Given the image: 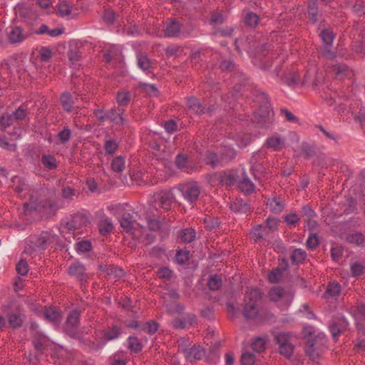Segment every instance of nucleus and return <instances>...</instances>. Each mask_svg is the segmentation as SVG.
Segmentation results:
<instances>
[{
    "mask_svg": "<svg viewBox=\"0 0 365 365\" xmlns=\"http://www.w3.org/2000/svg\"><path fill=\"white\" fill-rule=\"evenodd\" d=\"M75 248L78 253H86L91 251L92 244L89 240H81L76 243Z\"/></svg>",
    "mask_w": 365,
    "mask_h": 365,
    "instance_id": "38",
    "label": "nucleus"
},
{
    "mask_svg": "<svg viewBox=\"0 0 365 365\" xmlns=\"http://www.w3.org/2000/svg\"><path fill=\"white\" fill-rule=\"evenodd\" d=\"M306 257V252L300 248L294 249L291 255V259L292 263L297 264L303 262Z\"/></svg>",
    "mask_w": 365,
    "mask_h": 365,
    "instance_id": "36",
    "label": "nucleus"
},
{
    "mask_svg": "<svg viewBox=\"0 0 365 365\" xmlns=\"http://www.w3.org/2000/svg\"><path fill=\"white\" fill-rule=\"evenodd\" d=\"M118 148V143L114 140H106L104 145V149L106 154L113 155Z\"/></svg>",
    "mask_w": 365,
    "mask_h": 365,
    "instance_id": "48",
    "label": "nucleus"
},
{
    "mask_svg": "<svg viewBox=\"0 0 365 365\" xmlns=\"http://www.w3.org/2000/svg\"><path fill=\"white\" fill-rule=\"evenodd\" d=\"M238 187L242 192L249 194L254 191L255 185L246 177L239 182Z\"/></svg>",
    "mask_w": 365,
    "mask_h": 365,
    "instance_id": "32",
    "label": "nucleus"
},
{
    "mask_svg": "<svg viewBox=\"0 0 365 365\" xmlns=\"http://www.w3.org/2000/svg\"><path fill=\"white\" fill-rule=\"evenodd\" d=\"M251 236L255 241L262 239L264 236L262 225H259L254 227L251 231Z\"/></svg>",
    "mask_w": 365,
    "mask_h": 365,
    "instance_id": "62",
    "label": "nucleus"
},
{
    "mask_svg": "<svg viewBox=\"0 0 365 365\" xmlns=\"http://www.w3.org/2000/svg\"><path fill=\"white\" fill-rule=\"evenodd\" d=\"M86 222L84 216L82 215H75L72 217L71 220L66 222V227L69 230L79 229L83 223Z\"/></svg>",
    "mask_w": 365,
    "mask_h": 365,
    "instance_id": "29",
    "label": "nucleus"
},
{
    "mask_svg": "<svg viewBox=\"0 0 365 365\" xmlns=\"http://www.w3.org/2000/svg\"><path fill=\"white\" fill-rule=\"evenodd\" d=\"M72 5L66 1H62L58 4L57 12L61 17H67L71 14Z\"/></svg>",
    "mask_w": 365,
    "mask_h": 365,
    "instance_id": "35",
    "label": "nucleus"
},
{
    "mask_svg": "<svg viewBox=\"0 0 365 365\" xmlns=\"http://www.w3.org/2000/svg\"><path fill=\"white\" fill-rule=\"evenodd\" d=\"M39 56L43 61H48L52 57V51L49 47H42L39 51Z\"/></svg>",
    "mask_w": 365,
    "mask_h": 365,
    "instance_id": "60",
    "label": "nucleus"
},
{
    "mask_svg": "<svg viewBox=\"0 0 365 365\" xmlns=\"http://www.w3.org/2000/svg\"><path fill=\"white\" fill-rule=\"evenodd\" d=\"M346 241L355 246L365 247V235L361 232L350 233L346 237Z\"/></svg>",
    "mask_w": 365,
    "mask_h": 365,
    "instance_id": "20",
    "label": "nucleus"
},
{
    "mask_svg": "<svg viewBox=\"0 0 365 365\" xmlns=\"http://www.w3.org/2000/svg\"><path fill=\"white\" fill-rule=\"evenodd\" d=\"M110 166L114 172L121 173L125 168V158L122 155L114 158L111 162Z\"/></svg>",
    "mask_w": 365,
    "mask_h": 365,
    "instance_id": "31",
    "label": "nucleus"
},
{
    "mask_svg": "<svg viewBox=\"0 0 365 365\" xmlns=\"http://www.w3.org/2000/svg\"><path fill=\"white\" fill-rule=\"evenodd\" d=\"M190 252L187 250H179L175 256L176 261L179 264H184L189 259Z\"/></svg>",
    "mask_w": 365,
    "mask_h": 365,
    "instance_id": "59",
    "label": "nucleus"
},
{
    "mask_svg": "<svg viewBox=\"0 0 365 365\" xmlns=\"http://www.w3.org/2000/svg\"><path fill=\"white\" fill-rule=\"evenodd\" d=\"M187 106L190 110L196 114L205 113V108L199 102L198 99L194 96L187 98Z\"/></svg>",
    "mask_w": 365,
    "mask_h": 365,
    "instance_id": "19",
    "label": "nucleus"
},
{
    "mask_svg": "<svg viewBox=\"0 0 365 365\" xmlns=\"http://www.w3.org/2000/svg\"><path fill=\"white\" fill-rule=\"evenodd\" d=\"M61 103L66 111L71 112L72 110L74 101L73 98L71 94L68 93H63L61 97Z\"/></svg>",
    "mask_w": 365,
    "mask_h": 365,
    "instance_id": "33",
    "label": "nucleus"
},
{
    "mask_svg": "<svg viewBox=\"0 0 365 365\" xmlns=\"http://www.w3.org/2000/svg\"><path fill=\"white\" fill-rule=\"evenodd\" d=\"M174 199V194L171 190H163L159 194L160 205L165 210L170 209Z\"/></svg>",
    "mask_w": 365,
    "mask_h": 365,
    "instance_id": "11",
    "label": "nucleus"
},
{
    "mask_svg": "<svg viewBox=\"0 0 365 365\" xmlns=\"http://www.w3.org/2000/svg\"><path fill=\"white\" fill-rule=\"evenodd\" d=\"M173 272L168 267H161L158 271V276L164 281L169 280L172 277Z\"/></svg>",
    "mask_w": 365,
    "mask_h": 365,
    "instance_id": "57",
    "label": "nucleus"
},
{
    "mask_svg": "<svg viewBox=\"0 0 365 365\" xmlns=\"http://www.w3.org/2000/svg\"><path fill=\"white\" fill-rule=\"evenodd\" d=\"M178 189L182 193L184 199L190 203L196 202L201 192V187L196 181L181 183L178 186Z\"/></svg>",
    "mask_w": 365,
    "mask_h": 365,
    "instance_id": "2",
    "label": "nucleus"
},
{
    "mask_svg": "<svg viewBox=\"0 0 365 365\" xmlns=\"http://www.w3.org/2000/svg\"><path fill=\"white\" fill-rule=\"evenodd\" d=\"M306 245L309 250L315 249L319 245L318 236L314 233L310 234L307 240Z\"/></svg>",
    "mask_w": 365,
    "mask_h": 365,
    "instance_id": "52",
    "label": "nucleus"
},
{
    "mask_svg": "<svg viewBox=\"0 0 365 365\" xmlns=\"http://www.w3.org/2000/svg\"><path fill=\"white\" fill-rule=\"evenodd\" d=\"M319 36L324 43V45H332L335 35L331 30L324 29L321 31Z\"/></svg>",
    "mask_w": 365,
    "mask_h": 365,
    "instance_id": "40",
    "label": "nucleus"
},
{
    "mask_svg": "<svg viewBox=\"0 0 365 365\" xmlns=\"http://www.w3.org/2000/svg\"><path fill=\"white\" fill-rule=\"evenodd\" d=\"M71 135V130L68 128L65 127L61 132L58 133V138L61 143H66L70 140Z\"/></svg>",
    "mask_w": 365,
    "mask_h": 365,
    "instance_id": "61",
    "label": "nucleus"
},
{
    "mask_svg": "<svg viewBox=\"0 0 365 365\" xmlns=\"http://www.w3.org/2000/svg\"><path fill=\"white\" fill-rule=\"evenodd\" d=\"M274 340L280 346L291 344V335L288 332H277L274 334Z\"/></svg>",
    "mask_w": 365,
    "mask_h": 365,
    "instance_id": "34",
    "label": "nucleus"
},
{
    "mask_svg": "<svg viewBox=\"0 0 365 365\" xmlns=\"http://www.w3.org/2000/svg\"><path fill=\"white\" fill-rule=\"evenodd\" d=\"M175 163L177 167L184 172L191 173L194 170V168L185 155H178L175 158Z\"/></svg>",
    "mask_w": 365,
    "mask_h": 365,
    "instance_id": "15",
    "label": "nucleus"
},
{
    "mask_svg": "<svg viewBox=\"0 0 365 365\" xmlns=\"http://www.w3.org/2000/svg\"><path fill=\"white\" fill-rule=\"evenodd\" d=\"M41 163L46 170H55L58 167L56 158L50 154L42 155Z\"/></svg>",
    "mask_w": 365,
    "mask_h": 365,
    "instance_id": "23",
    "label": "nucleus"
},
{
    "mask_svg": "<svg viewBox=\"0 0 365 365\" xmlns=\"http://www.w3.org/2000/svg\"><path fill=\"white\" fill-rule=\"evenodd\" d=\"M238 178L236 170H227L224 172L220 176V182L226 186L234 185Z\"/></svg>",
    "mask_w": 365,
    "mask_h": 365,
    "instance_id": "18",
    "label": "nucleus"
},
{
    "mask_svg": "<svg viewBox=\"0 0 365 365\" xmlns=\"http://www.w3.org/2000/svg\"><path fill=\"white\" fill-rule=\"evenodd\" d=\"M56 235L51 232L43 231L38 234L30 235L26 240L24 252L32 254L45 250L54 241Z\"/></svg>",
    "mask_w": 365,
    "mask_h": 365,
    "instance_id": "1",
    "label": "nucleus"
},
{
    "mask_svg": "<svg viewBox=\"0 0 365 365\" xmlns=\"http://www.w3.org/2000/svg\"><path fill=\"white\" fill-rule=\"evenodd\" d=\"M120 333V329L118 327H113L105 331L104 336L107 340L110 341L118 338Z\"/></svg>",
    "mask_w": 365,
    "mask_h": 365,
    "instance_id": "45",
    "label": "nucleus"
},
{
    "mask_svg": "<svg viewBox=\"0 0 365 365\" xmlns=\"http://www.w3.org/2000/svg\"><path fill=\"white\" fill-rule=\"evenodd\" d=\"M332 45H323L322 48V55L323 57L328 60H333L336 58V55L334 51L331 50Z\"/></svg>",
    "mask_w": 365,
    "mask_h": 365,
    "instance_id": "50",
    "label": "nucleus"
},
{
    "mask_svg": "<svg viewBox=\"0 0 365 365\" xmlns=\"http://www.w3.org/2000/svg\"><path fill=\"white\" fill-rule=\"evenodd\" d=\"M158 329V324L154 321H150L146 323L143 329L150 334H153Z\"/></svg>",
    "mask_w": 365,
    "mask_h": 365,
    "instance_id": "64",
    "label": "nucleus"
},
{
    "mask_svg": "<svg viewBox=\"0 0 365 365\" xmlns=\"http://www.w3.org/2000/svg\"><path fill=\"white\" fill-rule=\"evenodd\" d=\"M108 274L109 275H113L115 277L119 278L123 276L124 272L123 269L111 265L108 268Z\"/></svg>",
    "mask_w": 365,
    "mask_h": 365,
    "instance_id": "63",
    "label": "nucleus"
},
{
    "mask_svg": "<svg viewBox=\"0 0 365 365\" xmlns=\"http://www.w3.org/2000/svg\"><path fill=\"white\" fill-rule=\"evenodd\" d=\"M294 346L292 344L279 346V351L280 354L284 356L286 358H289L293 354Z\"/></svg>",
    "mask_w": 365,
    "mask_h": 365,
    "instance_id": "53",
    "label": "nucleus"
},
{
    "mask_svg": "<svg viewBox=\"0 0 365 365\" xmlns=\"http://www.w3.org/2000/svg\"><path fill=\"white\" fill-rule=\"evenodd\" d=\"M241 361L242 365H253L255 362V356L250 352L243 353Z\"/></svg>",
    "mask_w": 365,
    "mask_h": 365,
    "instance_id": "54",
    "label": "nucleus"
},
{
    "mask_svg": "<svg viewBox=\"0 0 365 365\" xmlns=\"http://www.w3.org/2000/svg\"><path fill=\"white\" fill-rule=\"evenodd\" d=\"M283 275V269L279 267L274 269L268 274V280L271 283H278Z\"/></svg>",
    "mask_w": 365,
    "mask_h": 365,
    "instance_id": "42",
    "label": "nucleus"
},
{
    "mask_svg": "<svg viewBox=\"0 0 365 365\" xmlns=\"http://www.w3.org/2000/svg\"><path fill=\"white\" fill-rule=\"evenodd\" d=\"M259 98L262 99L263 103H264V107H261L260 109H262V113L259 112L255 111V118L256 120L259 122V118L265 119L267 116H269V110L268 106L266 105L267 103V96L264 93H262Z\"/></svg>",
    "mask_w": 365,
    "mask_h": 365,
    "instance_id": "25",
    "label": "nucleus"
},
{
    "mask_svg": "<svg viewBox=\"0 0 365 365\" xmlns=\"http://www.w3.org/2000/svg\"><path fill=\"white\" fill-rule=\"evenodd\" d=\"M134 219L130 213H124L120 220V226L126 232H130L134 226Z\"/></svg>",
    "mask_w": 365,
    "mask_h": 365,
    "instance_id": "27",
    "label": "nucleus"
},
{
    "mask_svg": "<svg viewBox=\"0 0 365 365\" xmlns=\"http://www.w3.org/2000/svg\"><path fill=\"white\" fill-rule=\"evenodd\" d=\"M279 222L278 219L271 217H267L265 221L267 227L272 232L276 231L278 229Z\"/></svg>",
    "mask_w": 365,
    "mask_h": 365,
    "instance_id": "58",
    "label": "nucleus"
},
{
    "mask_svg": "<svg viewBox=\"0 0 365 365\" xmlns=\"http://www.w3.org/2000/svg\"><path fill=\"white\" fill-rule=\"evenodd\" d=\"M341 291V285L336 282H330L327 288V293L332 297L338 296Z\"/></svg>",
    "mask_w": 365,
    "mask_h": 365,
    "instance_id": "44",
    "label": "nucleus"
},
{
    "mask_svg": "<svg viewBox=\"0 0 365 365\" xmlns=\"http://www.w3.org/2000/svg\"><path fill=\"white\" fill-rule=\"evenodd\" d=\"M285 140L278 136H273L266 140V144L269 148L278 151L284 146Z\"/></svg>",
    "mask_w": 365,
    "mask_h": 365,
    "instance_id": "22",
    "label": "nucleus"
},
{
    "mask_svg": "<svg viewBox=\"0 0 365 365\" xmlns=\"http://www.w3.org/2000/svg\"><path fill=\"white\" fill-rule=\"evenodd\" d=\"M16 272L19 274L24 276L29 272V264L26 260H20L16 264Z\"/></svg>",
    "mask_w": 365,
    "mask_h": 365,
    "instance_id": "55",
    "label": "nucleus"
},
{
    "mask_svg": "<svg viewBox=\"0 0 365 365\" xmlns=\"http://www.w3.org/2000/svg\"><path fill=\"white\" fill-rule=\"evenodd\" d=\"M266 205L267 209L275 214L282 212L285 207L284 201L282 198L277 197L267 199Z\"/></svg>",
    "mask_w": 365,
    "mask_h": 365,
    "instance_id": "10",
    "label": "nucleus"
},
{
    "mask_svg": "<svg viewBox=\"0 0 365 365\" xmlns=\"http://www.w3.org/2000/svg\"><path fill=\"white\" fill-rule=\"evenodd\" d=\"M69 274L76 277L81 282L87 280L85 266L80 262H74L68 268Z\"/></svg>",
    "mask_w": 365,
    "mask_h": 365,
    "instance_id": "9",
    "label": "nucleus"
},
{
    "mask_svg": "<svg viewBox=\"0 0 365 365\" xmlns=\"http://www.w3.org/2000/svg\"><path fill=\"white\" fill-rule=\"evenodd\" d=\"M317 0H310L308 3V14L309 20L314 24L317 21Z\"/></svg>",
    "mask_w": 365,
    "mask_h": 365,
    "instance_id": "39",
    "label": "nucleus"
},
{
    "mask_svg": "<svg viewBox=\"0 0 365 365\" xmlns=\"http://www.w3.org/2000/svg\"><path fill=\"white\" fill-rule=\"evenodd\" d=\"M28 113V108L26 105H22L19 107L13 113L14 120H21L26 118Z\"/></svg>",
    "mask_w": 365,
    "mask_h": 365,
    "instance_id": "49",
    "label": "nucleus"
},
{
    "mask_svg": "<svg viewBox=\"0 0 365 365\" xmlns=\"http://www.w3.org/2000/svg\"><path fill=\"white\" fill-rule=\"evenodd\" d=\"M259 17L253 12H249L245 17V23L250 27H256L258 25Z\"/></svg>",
    "mask_w": 365,
    "mask_h": 365,
    "instance_id": "43",
    "label": "nucleus"
},
{
    "mask_svg": "<svg viewBox=\"0 0 365 365\" xmlns=\"http://www.w3.org/2000/svg\"><path fill=\"white\" fill-rule=\"evenodd\" d=\"M180 346L186 359L191 362L200 360L205 354L204 349L200 346H192L189 348L184 347L183 345Z\"/></svg>",
    "mask_w": 365,
    "mask_h": 365,
    "instance_id": "7",
    "label": "nucleus"
},
{
    "mask_svg": "<svg viewBox=\"0 0 365 365\" xmlns=\"http://www.w3.org/2000/svg\"><path fill=\"white\" fill-rule=\"evenodd\" d=\"M7 36L11 43H20L28 38L29 34L25 33L20 26H11L7 31Z\"/></svg>",
    "mask_w": 365,
    "mask_h": 365,
    "instance_id": "8",
    "label": "nucleus"
},
{
    "mask_svg": "<svg viewBox=\"0 0 365 365\" xmlns=\"http://www.w3.org/2000/svg\"><path fill=\"white\" fill-rule=\"evenodd\" d=\"M230 208L236 213H246L251 210L250 205L242 199H236L231 202Z\"/></svg>",
    "mask_w": 365,
    "mask_h": 365,
    "instance_id": "14",
    "label": "nucleus"
},
{
    "mask_svg": "<svg viewBox=\"0 0 365 365\" xmlns=\"http://www.w3.org/2000/svg\"><path fill=\"white\" fill-rule=\"evenodd\" d=\"M266 341L261 337L255 339L252 343V349L257 352H262L264 350Z\"/></svg>",
    "mask_w": 365,
    "mask_h": 365,
    "instance_id": "51",
    "label": "nucleus"
},
{
    "mask_svg": "<svg viewBox=\"0 0 365 365\" xmlns=\"http://www.w3.org/2000/svg\"><path fill=\"white\" fill-rule=\"evenodd\" d=\"M164 36L167 38H180L185 36L182 25L176 19H168L164 26Z\"/></svg>",
    "mask_w": 365,
    "mask_h": 365,
    "instance_id": "4",
    "label": "nucleus"
},
{
    "mask_svg": "<svg viewBox=\"0 0 365 365\" xmlns=\"http://www.w3.org/2000/svg\"><path fill=\"white\" fill-rule=\"evenodd\" d=\"M130 93L125 91L118 92L116 95V101L120 106H127L130 102Z\"/></svg>",
    "mask_w": 365,
    "mask_h": 365,
    "instance_id": "47",
    "label": "nucleus"
},
{
    "mask_svg": "<svg viewBox=\"0 0 365 365\" xmlns=\"http://www.w3.org/2000/svg\"><path fill=\"white\" fill-rule=\"evenodd\" d=\"M365 273V259L352 261L350 263V274L351 277H359Z\"/></svg>",
    "mask_w": 365,
    "mask_h": 365,
    "instance_id": "17",
    "label": "nucleus"
},
{
    "mask_svg": "<svg viewBox=\"0 0 365 365\" xmlns=\"http://www.w3.org/2000/svg\"><path fill=\"white\" fill-rule=\"evenodd\" d=\"M98 227L102 235H106L112 232L113 225L111 220L106 217L99 221Z\"/></svg>",
    "mask_w": 365,
    "mask_h": 365,
    "instance_id": "21",
    "label": "nucleus"
},
{
    "mask_svg": "<svg viewBox=\"0 0 365 365\" xmlns=\"http://www.w3.org/2000/svg\"><path fill=\"white\" fill-rule=\"evenodd\" d=\"M219 154L222 165H225L232 161L236 156L235 150L229 146L221 148L219 150Z\"/></svg>",
    "mask_w": 365,
    "mask_h": 365,
    "instance_id": "16",
    "label": "nucleus"
},
{
    "mask_svg": "<svg viewBox=\"0 0 365 365\" xmlns=\"http://www.w3.org/2000/svg\"><path fill=\"white\" fill-rule=\"evenodd\" d=\"M107 118L115 125H123L125 124V119L123 116V110L121 108H112Z\"/></svg>",
    "mask_w": 365,
    "mask_h": 365,
    "instance_id": "13",
    "label": "nucleus"
},
{
    "mask_svg": "<svg viewBox=\"0 0 365 365\" xmlns=\"http://www.w3.org/2000/svg\"><path fill=\"white\" fill-rule=\"evenodd\" d=\"M222 284V282L221 277L217 274H215L210 277L207 286L210 289L215 291L221 287Z\"/></svg>",
    "mask_w": 365,
    "mask_h": 365,
    "instance_id": "41",
    "label": "nucleus"
},
{
    "mask_svg": "<svg viewBox=\"0 0 365 365\" xmlns=\"http://www.w3.org/2000/svg\"><path fill=\"white\" fill-rule=\"evenodd\" d=\"M262 294L259 289L256 288L249 289L245 297V302H257L261 299Z\"/></svg>",
    "mask_w": 365,
    "mask_h": 365,
    "instance_id": "30",
    "label": "nucleus"
},
{
    "mask_svg": "<svg viewBox=\"0 0 365 365\" xmlns=\"http://www.w3.org/2000/svg\"><path fill=\"white\" fill-rule=\"evenodd\" d=\"M325 339L323 336H317L314 339L308 340L305 348L307 355L313 361L317 360L322 351V346Z\"/></svg>",
    "mask_w": 365,
    "mask_h": 365,
    "instance_id": "3",
    "label": "nucleus"
},
{
    "mask_svg": "<svg viewBox=\"0 0 365 365\" xmlns=\"http://www.w3.org/2000/svg\"><path fill=\"white\" fill-rule=\"evenodd\" d=\"M24 315L20 312L9 314L8 316L9 325L14 329L21 327L24 321Z\"/></svg>",
    "mask_w": 365,
    "mask_h": 365,
    "instance_id": "26",
    "label": "nucleus"
},
{
    "mask_svg": "<svg viewBox=\"0 0 365 365\" xmlns=\"http://www.w3.org/2000/svg\"><path fill=\"white\" fill-rule=\"evenodd\" d=\"M180 236L182 241L189 243L195 240V231L190 227L185 228L181 230Z\"/></svg>",
    "mask_w": 365,
    "mask_h": 365,
    "instance_id": "37",
    "label": "nucleus"
},
{
    "mask_svg": "<svg viewBox=\"0 0 365 365\" xmlns=\"http://www.w3.org/2000/svg\"><path fill=\"white\" fill-rule=\"evenodd\" d=\"M269 297L270 300L273 302H277L281 299L285 300L287 302V307L290 304L293 299V294L290 292L284 291V289L281 287H274L269 290Z\"/></svg>",
    "mask_w": 365,
    "mask_h": 365,
    "instance_id": "5",
    "label": "nucleus"
},
{
    "mask_svg": "<svg viewBox=\"0 0 365 365\" xmlns=\"http://www.w3.org/2000/svg\"><path fill=\"white\" fill-rule=\"evenodd\" d=\"M142 344L138 339L135 336H130L128 338V349L133 352H138L142 349Z\"/></svg>",
    "mask_w": 365,
    "mask_h": 365,
    "instance_id": "46",
    "label": "nucleus"
},
{
    "mask_svg": "<svg viewBox=\"0 0 365 365\" xmlns=\"http://www.w3.org/2000/svg\"><path fill=\"white\" fill-rule=\"evenodd\" d=\"M80 314L77 311H72L67 317L65 324L66 332L71 337L77 336L76 328L79 324Z\"/></svg>",
    "mask_w": 365,
    "mask_h": 365,
    "instance_id": "6",
    "label": "nucleus"
},
{
    "mask_svg": "<svg viewBox=\"0 0 365 365\" xmlns=\"http://www.w3.org/2000/svg\"><path fill=\"white\" fill-rule=\"evenodd\" d=\"M205 160L206 164L210 165L213 168L217 166H223L219 153L209 152L206 154Z\"/></svg>",
    "mask_w": 365,
    "mask_h": 365,
    "instance_id": "28",
    "label": "nucleus"
},
{
    "mask_svg": "<svg viewBox=\"0 0 365 365\" xmlns=\"http://www.w3.org/2000/svg\"><path fill=\"white\" fill-rule=\"evenodd\" d=\"M244 315L247 319L255 318L259 312L257 304L255 302H245Z\"/></svg>",
    "mask_w": 365,
    "mask_h": 365,
    "instance_id": "24",
    "label": "nucleus"
},
{
    "mask_svg": "<svg viewBox=\"0 0 365 365\" xmlns=\"http://www.w3.org/2000/svg\"><path fill=\"white\" fill-rule=\"evenodd\" d=\"M284 219L289 226H295L299 221L298 215L294 212L286 215Z\"/></svg>",
    "mask_w": 365,
    "mask_h": 365,
    "instance_id": "56",
    "label": "nucleus"
},
{
    "mask_svg": "<svg viewBox=\"0 0 365 365\" xmlns=\"http://www.w3.org/2000/svg\"><path fill=\"white\" fill-rule=\"evenodd\" d=\"M137 64L139 68L148 73H150L155 67V63L144 54L137 56Z\"/></svg>",
    "mask_w": 365,
    "mask_h": 365,
    "instance_id": "12",
    "label": "nucleus"
}]
</instances>
